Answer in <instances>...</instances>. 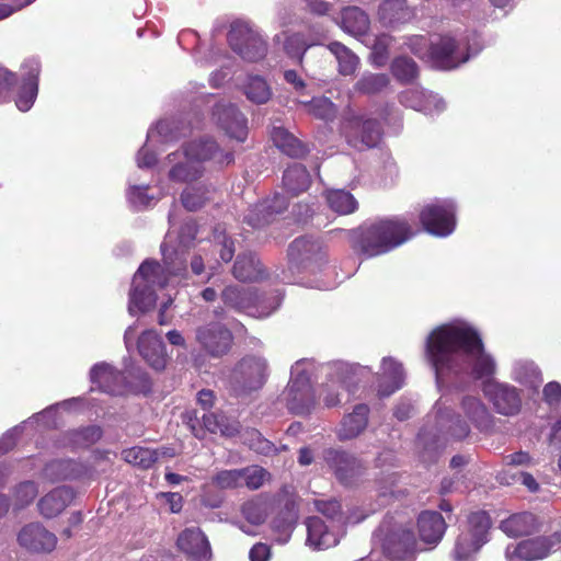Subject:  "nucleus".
<instances>
[{"label":"nucleus","mask_w":561,"mask_h":561,"mask_svg":"<svg viewBox=\"0 0 561 561\" xmlns=\"http://www.w3.org/2000/svg\"><path fill=\"white\" fill-rule=\"evenodd\" d=\"M369 408L360 403L354 407L353 411L346 414L337 430L340 440H348L362 434L368 424Z\"/></svg>","instance_id":"obj_33"},{"label":"nucleus","mask_w":561,"mask_h":561,"mask_svg":"<svg viewBox=\"0 0 561 561\" xmlns=\"http://www.w3.org/2000/svg\"><path fill=\"white\" fill-rule=\"evenodd\" d=\"M213 481L217 486L221 489H232L242 486L241 469L219 471L213 478Z\"/></svg>","instance_id":"obj_58"},{"label":"nucleus","mask_w":561,"mask_h":561,"mask_svg":"<svg viewBox=\"0 0 561 561\" xmlns=\"http://www.w3.org/2000/svg\"><path fill=\"white\" fill-rule=\"evenodd\" d=\"M307 112L314 117L323 121H332L336 115V107L325 96L313 98L310 101H300Z\"/></svg>","instance_id":"obj_51"},{"label":"nucleus","mask_w":561,"mask_h":561,"mask_svg":"<svg viewBox=\"0 0 561 561\" xmlns=\"http://www.w3.org/2000/svg\"><path fill=\"white\" fill-rule=\"evenodd\" d=\"M400 102L404 106L422 112L426 115H435L442 113L446 104L444 100L432 92L421 88H412L400 94Z\"/></svg>","instance_id":"obj_27"},{"label":"nucleus","mask_w":561,"mask_h":561,"mask_svg":"<svg viewBox=\"0 0 561 561\" xmlns=\"http://www.w3.org/2000/svg\"><path fill=\"white\" fill-rule=\"evenodd\" d=\"M457 207L453 199H434L420 210V221L426 232L436 237H448L456 228Z\"/></svg>","instance_id":"obj_12"},{"label":"nucleus","mask_w":561,"mask_h":561,"mask_svg":"<svg viewBox=\"0 0 561 561\" xmlns=\"http://www.w3.org/2000/svg\"><path fill=\"white\" fill-rule=\"evenodd\" d=\"M196 233V225L186 222L179 234L178 245H174L173 232L170 230L161 244L163 266L151 260L142 262L133 278L128 301L129 314L149 311L156 305L158 288L179 284L185 278L186 259L182 256V250L190 244Z\"/></svg>","instance_id":"obj_2"},{"label":"nucleus","mask_w":561,"mask_h":561,"mask_svg":"<svg viewBox=\"0 0 561 561\" xmlns=\"http://www.w3.org/2000/svg\"><path fill=\"white\" fill-rule=\"evenodd\" d=\"M403 365L394 357H383L377 373V394L387 398L398 391L404 383Z\"/></svg>","instance_id":"obj_26"},{"label":"nucleus","mask_w":561,"mask_h":561,"mask_svg":"<svg viewBox=\"0 0 561 561\" xmlns=\"http://www.w3.org/2000/svg\"><path fill=\"white\" fill-rule=\"evenodd\" d=\"M320 513L330 519V523L343 526L344 519L341 514V504L336 500L317 502Z\"/></svg>","instance_id":"obj_59"},{"label":"nucleus","mask_w":561,"mask_h":561,"mask_svg":"<svg viewBox=\"0 0 561 561\" xmlns=\"http://www.w3.org/2000/svg\"><path fill=\"white\" fill-rule=\"evenodd\" d=\"M329 207L340 215H348L354 213L358 203L355 197L344 190H330L325 194Z\"/></svg>","instance_id":"obj_46"},{"label":"nucleus","mask_w":561,"mask_h":561,"mask_svg":"<svg viewBox=\"0 0 561 561\" xmlns=\"http://www.w3.org/2000/svg\"><path fill=\"white\" fill-rule=\"evenodd\" d=\"M196 341L205 352L218 357L229 351L232 335L224 324L211 322L196 329Z\"/></svg>","instance_id":"obj_21"},{"label":"nucleus","mask_w":561,"mask_h":561,"mask_svg":"<svg viewBox=\"0 0 561 561\" xmlns=\"http://www.w3.org/2000/svg\"><path fill=\"white\" fill-rule=\"evenodd\" d=\"M414 234L405 219L387 218L365 221L348 232V240L355 253L371 259L391 252Z\"/></svg>","instance_id":"obj_6"},{"label":"nucleus","mask_w":561,"mask_h":561,"mask_svg":"<svg viewBox=\"0 0 561 561\" xmlns=\"http://www.w3.org/2000/svg\"><path fill=\"white\" fill-rule=\"evenodd\" d=\"M511 379L533 390L542 383L541 371L538 366L528 359H517L512 365Z\"/></svg>","instance_id":"obj_37"},{"label":"nucleus","mask_w":561,"mask_h":561,"mask_svg":"<svg viewBox=\"0 0 561 561\" xmlns=\"http://www.w3.org/2000/svg\"><path fill=\"white\" fill-rule=\"evenodd\" d=\"M425 355L439 389L461 388L471 379L482 380V391L497 413L512 416L520 411L519 390L493 378L497 371L496 360L485 350L477 328L468 321L456 319L432 330L426 339Z\"/></svg>","instance_id":"obj_1"},{"label":"nucleus","mask_w":561,"mask_h":561,"mask_svg":"<svg viewBox=\"0 0 561 561\" xmlns=\"http://www.w3.org/2000/svg\"><path fill=\"white\" fill-rule=\"evenodd\" d=\"M390 42L391 38L386 34L376 37L371 51V61L375 66L381 67L386 64Z\"/></svg>","instance_id":"obj_60"},{"label":"nucleus","mask_w":561,"mask_h":561,"mask_svg":"<svg viewBox=\"0 0 561 561\" xmlns=\"http://www.w3.org/2000/svg\"><path fill=\"white\" fill-rule=\"evenodd\" d=\"M417 528L423 542L436 546L443 539L447 524L438 512L426 511L420 514Z\"/></svg>","instance_id":"obj_32"},{"label":"nucleus","mask_w":561,"mask_h":561,"mask_svg":"<svg viewBox=\"0 0 561 561\" xmlns=\"http://www.w3.org/2000/svg\"><path fill=\"white\" fill-rule=\"evenodd\" d=\"M283 185L287 193L298 195L309 187L310 174L304 165L295 163L284 172Z\"/></svg>","instance_id":"obj_43"},{"label":"nucleus","mask_w":561,"mask_h":561,"mask_svg":"<svg viewBox=\"0 0 561 561\" xmlns=\"http://www.w3.org/2000/svg\"><path fill=\"white\" fill-rule=\"evenodd\" d=\"M312 363L301 359L295 363L290 380L283 392L288 410L297 415H307L316 407V397L311 388Z\"/></svg>","instance_id":"obj_9"},{"label":"nucleus","mask_w":561,"mask_h":561,"mask_svg":"<svg viewBox=\"0 0 561 561\" xmlns=\"http://www.w3.org/2000/svg\"><path fill=\"white\" fill-rule=\"evenodd\" d=\"M123 459L142 469L150 468L158 460V451L147 447L135 446L123 450Z\"/></svg>","instance_id":"obj_49"},{"label":"nucleus","mask_w":561,"mask_h":561,"mask_svg":"<svg viewBox=\"0 0 561 561\" xmlns=\"http://www.w3.org/2000/svg\"><path fill=\"white\" fill-rule=\"evenodd\" d=\"M325 38V32L322 26H312L308 34L282 32L275 36L277 43L283 42V49L288 57L301 61L306 50L314 45H320Z\"/></svg>","instance_id":"obj_20"},{"label":"nucleus","mask_w":561,"mask_h":561,"mask_svg":"<svg viewBox=\"0 0 561 561\" xmlns=\"http://www.w3.org/2000/svg\"><path fill=\"white\" fill-rule=\"evenodd\" d=\"M370 374V368L359 364L337 363L333 366L331 379L323 386L325 407L332 408L341 402L337 388L351 391V386L358 379Z\"/></svg>","instance_id":"obj_16"},{"label":"nucleus","mask_w":561,"mask_h":561,"mask_svg":"<svg viewBox=\"0 0 561 561\" xmlns=\"http://www.w3.org/2000/svg\"><path fill=\"white\" fill-rule=\"evenodd\" d=\"M341 26L353 35L365 34L369 27L368 15L357 7L345 8L341 15Z\"/></svg>","instance_id":"obj_44"},{"label":"nucleus","mask_w":561,"mask_h":561,"mask_svg":"<svg viewBox=\"0 0 561 561\" xmlns=\"http://www.w3.org/2000/svg\"><path fill=\"white\" fill-rule=\"evenodd\" d=\"M268 477L270 473L259 466H251L241 469L242 486L245 485L251 490H256L261 488L264 484V482L268 479Z\"/></svg>","instance_id":"obj_55"},{"label":"nucleus","mask_w":561,"mask_h":561,"mask_svg":"<svg viewBox=\"0 0 561 561\" xmlns=\"http://www.w3.org/2000/svg\"><path fill=\"white\" fill-rule=\"evenodd\" d=\"M39 71V62L34 58L25 60L21 66V83L14 100L21 112L30 111L36 100Z\"/></svg>","instance_id":"obj_22"},{"label":"nucleus","mask_w":561,"mask_h":561,"mask_svg":"<svg viewBox=\"0 0 561 561\" xmlns=\"http://www.w3.org/2000/svg\"><path fill=\"white\" fill-rule=\"evenodd\" d=\"M242 514L252 525H260L267 516V505L261 500L248 501L242 505Z\"/></svg>","instance_id":"obj_56"},{"label":"nucleus","mask_w":561,"mask_h":561,"mask_svg":"<svg viewBox=\"0 0 561 561\" xmlns=\"http://www.w3.org/2000/svg\"><path fill=\"white\" fill-rule=\"evenodd\" d=\"M37 485L33 481L20 483L15 489V507L18 510L28 505L37 495Z\"/></svg>","instance_id":"obj_57"},{"label":"nucleus","mask_w":561,"mask_h":561,"mask_svg":"<svg viewBox=\"0 0 561 561\" xmlns=\"http://www.w3.org/2000/svg\"><path fill=\"white\" fill-rule=\"evenodd\" d=\"M489 422V410L478 397H463L457 412H453L447 400L442 397L436 401L426 424L419 433L417 443L425 450H434L449 440L466 438L471 427L481 430L488 426Z\"/></svg>","instance_id":"obj_3"},{"label":"nucleus","mask_w":561,"mask_h":561,"mask_svg":"<svg viewBox=\"0 0 561 561\" xmlns=\"http://www.w3.org/2000/svg\"><path fill=\"white\" fill-rule=\"evenodd\" d=\"M138 352L156 370H162L167 365V353L160 335L153 330L145 331L138 339Z\"/></svg>","instance_id":"obj_28"},{"label":"nucleus","mask_w":561,"mask_h":561,"mask_svg":"<svg viewBox=\"0 0 561 561\" xmlns=\"http://www.w3.org/2000/svg\"><path fill=\"white\" fill-rule=\"evenodd\" d=\"M149 191V185L137 184L134 180L130 179L126 190V198L130 207L137 210H142L154 206L163 196V193L153 194Z\"/></svg>","instance_id":"obj_39"},{"label":"nucleus","mask_w":561,"mask_h":561,"mask_svg":"<svg viewBox=\"0 0 561 561\" xmlns=\"http://www.w3.org/2000/svg\"><path fill=\"white\" fill-rule=\"evenodd\" d=\"M228 42L232 50L247 61H257L267 53V44L261 34L244 22L231 25Z\"/></svg>","instance_id":"obj_15"},{"label":"nucleus","mask_w":561,"mask_h":561,"mask_svg":"<svg viewBox=\"0 0 561 561\" xmlns=\"http://www.w3.org/2000/svg\"><path fill=\"white\" fill-rule=\"evenodd\" d=\"M393 77L401 83H412L419 75V68L412 58L401 56L391 64Z\"/></svg>","instance_id":"obj_50"},{"label":"nucleus","mask_w":561,"mask_h":561,"mask_svg":"<svg viewBox=\"0 0 561 561\" xmlns=\"http://www.w3.org/2000/svg\"><path fill=\"white\" fill-rule=\"evenodd\" d=\"M271 137L274 145L289 157L300 158L308 152L306 146L282 126L273 127Z\"/></svg>","instance_id":"obj_40"},{"label":"nucleus","mask_w":561,"mask_h":561,"mask_svg":"<svg viewBox=\"0 0 561 561\" xmlns=\"http://www.w3.org/2000/svg\"><path fill=\"white\" fill-rule=\"evenodd\" d=\"M378 13L386 25L407 22L413 15L405 0H387L380 5Z\"/></svg>","instance_id":"obj_42"},{"label":"nucleus","mask_w":561,"mask_h":561,"mask_svg":"<svg viewBox=\"0 0 561 561\" xmlns=\"http://www.w3.org/2000/svg\"><path fill=\"white\" fill-rule=\"evenodd\" d=\"M18 542L31 552H50L57 545V537L44 525L35 522L21 528L18 534Z\"/></svg>","instance_id":"obj_25"},{"label":"nucleus","mask_w":561,"mask_h":561,"mask_svg":"<svg viewBox=\"0 0 561 561\" xmlns=\"http://www.w3.org/2000/svg\"><path fill=\"white\" fill-rule=\"evenodd\" d=\"M173 123L170 121H160L154 127H151L147 134V141L141 149H139L136 161L140 169L151 168L157 162V153L153 148L158 144L172 141L176 138L173 135Z\"/></svg>","instance_id":"obj_24"},{"label":"nucleus","mask_w":561,"mask_h":561,"mask_svg":"<svg viewBox=\"0 0 561 561\" xmlns=\"http://www.w3.org/2000/svg\"><path fill=\"white\" fill-rule=\"evenodd\" d=\"M543 399L551 407H561V385L557 381L548 382L543 387Z\"/></svg>","instance_id":"obj_63"},{"label":"nucleus","mask_w":561,"mask_h":561,"mask_svg":"<svg viewBox=\"0 0 561 561\" xmlns=\"http://www.w3.org/2000/svg\"><path fill=\"white\" fill-rule=\"evenodd\" d=\"M207 199L208 190L204 186H188L181 195L183 206L190 211L201 208Z\"/></svg>","instance_id":"obj_54"},{"label":"nucleus","mask_w":561,"mask_h":561,"mask_svg":"<svg viewBox=\"0 0 561 561\" xmlns=\"http://www.w3.org/2000/svg\"><path fill=\"white\" fill-rule=\"evenodd\" d=\"M216 247H218L219 256L221 261L229 262L232 260L234 254V242L231 238L226 234H219L216 237Z\"/></svg>","instance_id":"obj_62"},{"label":"nucleus","mask_w":561,"mask_h":561,"mask_svg":"<svg viewBox=\"0 0 561 561\" xmlns=\"http://www.w3.org/2000/svg\"><path fill=\"white\" fill-rule=\"evenodd\" d=\"M561 546V533L536 536L506 546V561H540L556 552Z\"/></svg>","instance_id":"obj_13"},{"label":"nucleus","mask_w":561,"mask_h":561,"mask_svg":"<svg viewBox=\"0 0 561 561\" xmlns=\"http://www.w3.org/2000/svg\"><path fill=\"white\" fill-rule=\"evenodd\" d=\"M73 497L75 493L71 488H55L39 499L37 503L39 514L45 518H54L65 511Z\"/></svg>","instance_id":"obj_31"},{"label":"nucleus","mask_w":561,"mask_h":561,"mask_svg":"<svg viewBox=\"0 0 561 561\" xmlns=\"http://www.w3.org/2000/svg\"><path fill=\"white\" fill-rule=\"evenodd\" d=\"M408 45L414 55L442 70L459 67L483 48L481 36L476 32L435 35L431 39L413 36Z\"/></svg>","instance_id":"obj_4"},{"label":"nucleus","mask_w":561,"mask_h":561,"mask_svg":"<svg viewBox=\"0 0 561 561\" xmlns=\"http://www.w3.org/2000/svg\"><path fill=\"white\" fill-rule=\"evenodd\" d=\"M267 376V365L261 357L243 358L233 371L234 390L243 393L260 389Z\"/></svg>","instance_id":"obj_18"},{"label":"nucleus","mask_w":561,"mask_h":561,"mask_svg":"<svg viewBox=\"0 0 561 561\" xmlns=\"http://www.w3.org/2000/svg\"><path fill=\"white\" fill-rule=\"evenodd\" d=\"M90 474V468L70 459L54 460L44 469L45 479L55 482L61 480L83 479Z\"/></svg>","instance_id":"obj_30"},{"label":"nucleus","mask_w":561,"mask_h":561,"mask_svg":"<svg viewBox=\"0 0 561 561\" xmlns=\"http://www.w3.org/2000/svg\"><path fill=\"white\" fill-rule=\"evenodd\" d=\"M205 428L213 433H219L226 437H233L239 433V422L234 419H228L222 414L208 413L203 415Z\"/></svg>","instance_id":"obj_45"},{"label":"nucleus","mask_w":561,"mask_h":561,"mask_svg":"<svg viewBox=\"0 0 561 561\" xmlns=\"http://www.w3.org/2000/svg\"><path fill=\"white\" fill-rule=\"evenodd\" d=\"M318 242L308 238H298L294 240L288 249V271L290 275L283 273L282 280L296 282L295 274L309 267L310 263L320 254Z\"/></svg>","instance_id":"obj_19"},{"label":"nucleus","mask_w":561,"mask_h":561,"mask_svg":"<svg viewBox=\"0 0 561 561\" xmlns=\"http://www.w3.org/2000/svg\"><path fill=\"white\" fill-rule=\"evenodd\" d=\"M16 81L14 73L0 67V103L8 102L10 100L11 90Z\"/></svg>","instance_id":"obj_61"},{"label":"nucleus","mask_w":561,"mask_h":561,"mask_svg":"<svg viewBox=\"0 0 561 561\" xmlns=\"http://www.w3.org/2000/svg\"><path fill=\"white\" fill-rule=\"evenodd\" d=\"M90 381L102 392L123 396L129 392L146 393L151 383L146 373L137 370L122 375L107 363H98L90 370Z\"/></svg>","instance_id":"obj_7"},{"label":"nucleus","mask_w":561,"mask_h":561,"mask_svg":"<svg viewBox=\"0 0 561 561\" xmlns=\"http://www.w3.org/2000/svg\"><path fill=\"white\" fill-rule=\"evenodd\" d=\"M491 520L485 512H473L458 535L451 551L454 561H474L478 552L489 541Z\"/></svg>","instance_id":"obj_10"},{"label":"nucleus","mask_w":561,"mask_h":561,"mask_svg":"<svg viewBox=\"0 0 561 561\" xmlns=\"http://www.w3.org/2000/svg\"><path fill=\"white\" fill-rule=\"evenodd\" d=\"M341 128L348 145L357 150L376 147L381 139L379 123L352 110L345 113Z\"/></svg>","instance_id":"obj_14"},{"label":"nucleus","mask_w":561,"mask_h":561,"mask_svg":"<svg viewBox=\"0 0 561 561\" xmlns=\"http://www.w3.org/2000/svg\"><path fill=\"white\" fill-rule=\"evenodd\" d=\"M328 48L335 56L341 75L351 76L356 71L359 58L352 50L339 42L331 43Z\"/></svg>","instance_id":"obj_47"},{"label":"nucleus","mask_w":561,"mask_h":561,"mask_svg":"<svg viewBox=\"0 0 561 561\" xmlns=\"http://www.w3.org/2000/svg\"><path fill=\"white\" fill-rule=\"evenodd\" d=\"M233 160L232 150L221 148L210 137L199 138L184 145L181 150L168 154L167 163L170 167L168 176L173 182L190 183L203 175L205 162L222 168L232 163Z\"/></svg>","instance_id":"obj_5"},{"label":"nucleus","mask_w":561,"mask_h":561,"mask_svg":"<svg viewBox=\"0 0 561 561\" xmlns=\"http://www.w3.org/2000/svg\"><path fill=\"white\" fill-rule=\"evenodd\" d=\"M287 208V201L282 194H275L271 199L256 205L245 217L247 222L254 227H262L272 221V216Z\"/></svg>","instance_id":"obj_34"},{"label":"nucleus","mask_w":561,"mask_h":561,"mask_svg":"<svg viewBox=\"0 0 561 561\" xmlns=\"http://www.w3.org/2000/svg\"><path fill=\"white\" fill-rule=\"evenodd\" d=\"M81 404V399L79 398H72L65 400L60 403H57L55 405H51L41 413L33 416L32 420H34L36 423H42L45 426H55L57 424L56 422V415L58 410L62 409L65 411H70L75 408H78Z\"/></svg>","instance_id":"obj_52"},{"label":"nucleus","mask_w":561,"mask_h":561,"mask_svg":"<svg viewBox=\"0 0 561 561\" xmlns=\"http://www.w3.org/2000/svg\"><path fill=\"white\" fill-rule=\"evenodd\" d=\"M247 435L249 436L250 448L261 454H268L272 450L271 443L264 439L257 431L251 430L247 432Z\"/></svg>","instance_id":"obj_64"},{"label":"nucleus","mask_w":561,"mask_h":561,"mask_svg":"<svg viewBox=\"0 0 561 561\" xmlns=\"http://www.w3.org/2000/svg\"><path fill=\"white\" fill-rule=\"evenodd\" d=\"M179 548L195 558L206 559L210 558V546L199 528H187L182 531L178 538Z\"/></svg>","instance_id":"obj_35"},{"label":"nucleus","mask_w":561,"mask_h":561,"mask_svg":"<svg viewBox=\"0 0 561 561\" xmlns=\"http://www.w3.org/2000/svg\"><path fill=\"white\" fill-rule=\"evenodd\" d=\"M102 431L99 426H88L66 434L62 446L71 448L88 447L101 438Z\"/></svg>","instance_id":"obj_48"},{"label":"nucleus","mask_w":561,"mask_h":561,"mask_svg":"<svg viewBox=\"0 0 561 561\" xmlns=\"http://www.w3.org/2000/svg\"><path fill=\"white\" fill-rule=\"evenodd\" d=\"M538 528L539 523L536 516L528 512L513 514L500 524V529L512 538L528 536Z\"/></svg>","instance_id":"obj_36"},{"label":"nucleus","mask_w":561,"mask_h":561,"mask_svg":"<svg viewBox=\"0 0 561 561\" xmlns=\"http://www.w3.org/2000/svg\"><path fill=\"white\" fill-rule=\"evenodd\" d=\"M389 84V78L385 73H364L356 82V90L366 94L380 92Z\"/></svg>","instance_id":"obj_53"},{"label":"nucleus","mask_w":561,"mask_h":561,"mask_svg":"<svg viewBox=\"0 0 561 561\" xmlns=\"http://www.w3.org/2000/svg\"><path fill=\"white\" fill-rule=\"evenodd\" d=\"M239 87L247 99L255 104H264L272 96L270 84L259 75H248Z\"/></svg>","instance_id":"obj_41"},{"label":"nucleus","mask_w":561,"mask_h":561,"mask_svg":"<svg viewBox=\"0 0 561 561\" xmlns=\"http://www.w3.org/2000/svg\"><path fill=\"white\" fill-rule=\"evenodd\" d=\"M211 119L229 138L243 142L248 136V121L238 107L226 101L216 103Z\"/></svg>","instance_id":"obj_17"},{"label":"nucleus","mask_w":561,"mask_h":561,"mask_svg":"<svg viewBox=\"0 0 561 561\" xmlns=\"http://www.w3.org/2000/svg\"><path fill=\"white\" fill-rule=\"evenodd\" d=\"M307 540L306 545L316 551L335 547L342 536V526L337 524L327 525L319 517H309L306 520Z\"/></svg>","instance_id":"obj_23"},{"label":"nucleus","mask_w":561,"mask_h":561,"mask_svg":"<svg viewBox=\"0 0 561 561\" xmlns=\"http://www.w3.org/2000/svg\"><path fill=\"white\" fill-rule=\"evenodd\" d=\"M382 540L383 552L391 559L412 561L411 553L415 547V537L411 524L401 517L386 519L377 531Z\"/></svg>","instance_id":"obj_11"},{"label":"nucleus","mask_w":561,"mask_h":561,"mask_svg":"<svg viewBox=\"0 0 561 561\" xmlns=\"http://www.w3.org/2000/svg\"><path fill=\"white\" fill-rule=\"evenodd\" d=\"M324 461L342 483H350L359 472V463L347 453L330 448L324 451Z\"/></svg>","instance_id":"obj_29"},{"label":"nucleus","mask_w":561,"mask_h":561,"mask_svg":"<svg viewBox=\"0 0 561 561\" xmlns=\"http://www.w3.org/2000/svg\"><path fill=\"white\" fill-rule=\"evenodd\" d=\"M232 274L240 282H257L264 277V270L254 254L243 253L238 255Z\"/></svg>","instance_id":"obj_38"},{"label":"nucleus","mask_w":561,"mask_h":561,"mask_svg":"<svg viewBox=\"0 0 561 561\" xmlns=\"http://www.w3.org/2000/svg\"><path fill=\"white\" fill-rule=\"evenodd\" d=\"M221 300L227 307L243 311L251 317L266 318L280 306L283 295L279 290L259 295L252 289L228 285L221 291Z\"/></svg>","instance_id":"obj_8"}]
</instances>
